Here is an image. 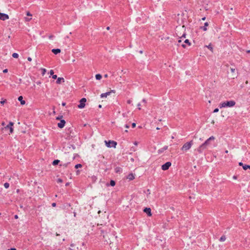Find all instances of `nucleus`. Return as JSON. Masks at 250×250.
<instances>
[{"label":"nucleus","instance_id":"nucleus-59","mask_svg":"<svg viewBox=\"0 0 250 250\" xmlns=\"http://www.w3.org/2000/svg\"><path fill=\"white\" fill-rule=\"evenodd\" d=\"M37 84H41V82H37Z\"/></svg>","mask_w":250,"mask_h":250},{"label":"nucleus","instance_id":"nucleus-36","mask_svg":"<svg viewBox=\"0 0 250 250\" xmlns=\"http://www.w3.org/2000/svg\"><path fill=\"white\" fill-rule=\"evenodd\" d=\"M57 76L56 75H53L52 76V78L54 79H57Z\"/></svg>","mask_w":250,"mask_h":250},{"label":"nucleus","instance_id":"nucleus-51","mask_svg":"<svg viewBox=\"0 0 250 250\" xmlns=\"http://www.w3.org/2000/svg\"><path fill=\"white\" fill-rule=\"evenodd\" d=\"M142 102H144V103H146V99H144L142 100Z\"/></svg>","mask_w":250,"mask_h":250},{"label":"nucleus","instance_id":"nucleus-31","mask_svg":"<svg viewBox=\"0 0 250 250\" xmlns=\"http://www.w3.org/2000/svg\"><path fill=\"white\" fill-rule=\"evenodd\" d=\"M218 111H219V109H218V108H215V109H214V110H213V112H214V113H217V112H218Z\"/></svg>","mask_w":250,"mask_h":250},{"label":"nucleus","instance_id":"nucleus-58","mask_svg":"<svg viewBox=\"0 0 250 250\" xmlns=\"http://www.w3.org/2000/svg\"><path fill=\"white\" fill-rule=\"evenodd\" d=\"M109 29H110V27H109V26H107V27H106V29H107V30H109Z\"/></svg>","mask_w":250,"mask_h":250},{"label":"nucleus","instance_id":"nucleus-34","mask_svg":"<svg viewBox=\"0 0 250 250\" xmlns=\"http://www.w3.org/2000/svg\"><path fill=\"white\" fill-rule=\"evenodd\" d=\"M6 101V100H3V101H1L0 102V104H3Z\"/></svg>","mask_w":250,"mask_h":250},{"label":"nucleus","instance_id":"nucleus-23","mask_svg":"<svg viewBox=\"0 0 250 250\" xmlns=\"http://www.w3.org/2000/svg\"><path fill=\"white\" fill-rule=\"evenodd\" d=\"M250 169V165H244V166H243V169L244 170H247L248 169Z\"/></svg>","mask_w":250,"mask_h":250},{"label":"nucleus","instance_id":"nucleus-40","mask_svg":"<svg viewBox=\"0 0 250 250\" xmlns=\"http://www.w3.org/2000/svg\"><path fill=\"white\" fill-rule=\"evenodd\" d=\"M26 15L28 16H31L32 14H31L29 12H27V13H26Z\"/></svg>","mask_w":250,"mask_h":250},{"label":"nucleus","instance_id":"nucleus-29","mask_svg":"<svg viewBox=\"0 0 250 250\" xmlns=\"http://www.w3.org/2000/svg\"><path fill=\"white\" fill-rule=\"evenodd\" d=\"M81 167H82V165L80 164H77L75 166V168H78Z\"/></svg>","mask_w":250,"mask_h":250},{"label":"nucleus","instance_id":"nucleus-3","mask_svg":"<svg viewBox=\"0 0 250 250\" xmlns=\"http://www.w3.org/2000/svg\"><path fill=\"white\" fill-rule=\"evenodd\" d=\"M105 143L106 146L108 147H113L115 148L116 147V146L117 145V142L115 141H105Z\"/></svg>","mask_w":250,"mask_h":250},{"label":"nucleus","instance_id":"nucleus-2","mask_svg":"<svg viewBox=\"0 0 250 250\" xmlns=\"http://www.w3.org/2000/svg\"><path fill=\"white\" fill-rule=\"evenodd\" d=\"M192 145H193L192 141L187 142L181 147V150L184 152L187 151L188 150L191 148Z\"/></svg>","mask_w":250,"mask_h":250},{"label":"nucleus","instance_id":"nucleus-37","mask_svg":"<svg viewBox=\"0 0 250 250\" xmlns=\"http://www.w3.org/2000/svg\"><path fill=\"white\" fill-rule=\"evenodd\" d=\"M69 163H65L63 165V166L64 167H67Z\"/></svg>","mask_w":250,"mask_h":250},{"label":"nucleus","instance_id":"nucleus-48","mask_svg":"<svg viewBox=\"0 0 250 250\" xmlns=\"http://www.w3.org/2000/svg\"><path fill=\"white\" fill-rule=\"evenodd\" d=\"M53 37H54L53 35H50L49 36V38L50 39H52L53 38Z\"/></svg>","mask_w":250,"mask_h":250},{"label":"nucleus","instance_id":"nucleus-24","mask_svg":"<svg viewBox=\"0 0 250 250\" xmlns=\"http://www.w3.org/2000/svg\"><path fill=\"white\" fill-rule=\"evenodd\" d=\"M41 71H42V76L44 75L46 72V70L45 68H42L41 69Z\"/></svg>","mask_w":250,"mask_h":250},{"label":"nucleus","instance_id":"nucleus-1","mask_svg":"<svg viewBox=\"0 0 250 250\" xmlns=\"http://www.w3.org/2000/svg\"><path fill=\"white\" fill-rule=\"evenodd\" d=\"M236 103L234 101H226L221 103L219 104L220 108L227 107H233L235 105Z\"/></svg>","mask_w":250,"mask_h":250},{"label":"nucleus","instance_id":"nucleus-43","mask_svg":"<svg viewBox=\"0 0 250 250\" xmlns=\"http://www.w3.org/2000/svg\"><path fill=\"white\" fill-rule=\"evenodd\" d=\"M239 165L240 166H242L243 167L244 165L242 162H240L239 163Z\"/></svg>","mask_w":250,"mask_h":250},{"label":"nucleus","instance_id":"nucleus-26","mask_svg":"<svg viewBox=\"0 0 250 250\" xmlns=\"http://www.w3.org/2000/svg\"><path fill=\"white\" fill-rule=\"evenodd\" d=\"M115 182L114 180H111L110 182V185L112 187H114L115 185Z\"/></svg>","mask_w":250,"mask_h":250},{"label":"nucleus","instance_id":"nucleus-52","mask_svg":"<svg viewBox=\"0 0 250 250\" xmlns=\"http://www.w3.org/2000/svg\"><path fill=\"white\" fill-rule=\"evenodd\" d=\"M65 104H66V103H64V102L62 103V106H65Z\"/></svg>","mask_w":250,"mask_h":250},{"label":"nucleus","instance_id":"nucleus-25","mask_svg":"<svg viewBox=\"0 0 250 250\" xmlns=\"http://www.w3.org/2000/svg\"><path fill=\"white\" fill-rule=\"evenodd\" d=\"M206 46L208 47L210 51L212 52L213 51V47H212L211 44H209L208 45H206Z\"/></svg>","mask_w":250,"mask_h":250},{"label":"nucleus","instance_id":"nucleus-19","mask_svg":"<svg viewBox=\"0 0 250 250\" xmlns=\"http://www.w3.org/2000/svg\"><path fill=\"white\" fill-rule=\"evenodd\" d=\"M122 171V169L120 167H116L115 168V171L116 173H120Z\"/></svg>","mask_w":250,"mask_h":250},{"label":"nucleus","instance_id":"nucleus-16","mask_svg":"<svg viewBox=\"0 0 250 250\" xmlns=\"http://www.w3.org/2000/svg\"><path fill=\"white\" fill-rule=\"evenodd\" d=\"M168 148V146H164L163 147H162V148L158 150V152L159 153H162L165 150H166Z\"/></svg>","mask_w":250,"mask_h":250},{"label":"nucleus","instance_id":"nucleus-35","mask_svg":"<svg viewBox=\"0 0 250 250\" xmlns=\"http://www.w3.org/2000/svg\"><path fill=\"white\" fill-rule=\"evenodd\" d=\"M131 103H132V101L131 100H128L127 101V103L128 104H131Z\"/></svg>","mask_w":250,"mask_h":250},{"label":"nucleus","instance_id":"nucleus-18","mask_svg":"<svg viewBox=\"0 0 250 250\" xmlns=\"http://www.w3.org/2000/svg\"><path fill=\"white\" fill-rule=\"evenodd\" d=\"M208 22H206L204 23V26L203 27H201V28L205 31L207 30V26H208Z\"/></svg>","mask_w":250,"mask_h":250},{"label":"nucleus","instance_id":"nucleus-57","mask_svg":"<svg viewBox=\"0 0 250 250\" xmlns=\"http://www.w3.org/2000/svg\"><path fill=\"white\" fill-rule=\"evenodd\" d=\"M205 19H206V17H203L202 18V20H203V21H205Z\"/></svg>","mask_w":250,"mask_h":250},{"label":"nucleus","instance_id":"nucleus-28","mask_svg":"<svg viewBox=\"0 0 250 250\" xmlns=\"http://www.w3.org/2000/svg\"><path fill=\"white\" fill-rule=\"evenodd\" d=\"M184 43L187 44L188 46L190 45V42L188 39H186L184 41Z\"/></svg>","mask_w":250,"mask_h":250},{"label":"nucleus","instance_id":"nucleus-64","mask_svg":"<svg viewBox=\"0 0 250 250\" xmlns=\"http://www.w3.org/2000/svg\"><path fill=\"white\" fill-rule=\"evenodd\" d=\"M68 185H69V183H66V185H65L66 186H67Z\"/></svg>","mask_w":250,"mask_h":250},{"label":"nucleus","instance_id":"nucleus-13","mask_svg":"<svg viewBox=\"0 0 250 250\" xmlns=\"http://www.w3.org/2000/svg\"><path fill=\"white\" fill-rule=\"evenodd\" d=\"M18 100L21 102V105H23L25 104V101L23 100V97L21 96H20L18 97Z\"/></svg>","mask_w":250,"mask_h":250},{"label":"nucleus","instance_id":"nucleus-30","mask_svg":"<svg viewBox=\"0 0 250 250\" xmlns=\"http://www.w3.org/2000/svg\"><path fill=\"white\" fill-rule=\"evenodd\" d=\"M4 187L5 188H8L9 187V184L8 183H5L4 184Z\"/></svg>","mask_w":250,"mask_h":250},{"label":"nucleus","instance_id":"nucleus-21","mask_svg":"<svg viewBox=\"0 0 250 250\" xmlns=\"http://www.w3.org/2000/svg\"><path fill=\"white\" fill-rule=\"evenodd\" d=\"M59 162H60V160H55L54 161H53V162L52 163V165L54 166L57 165L59 163Z\"/></svg>","mask_w":250,"mask_h":250},{"label":"nucleus","instance_id":"nucleus-46","mask_svg":"<svg viewBox=\"0 0 250 250\" xmlns=\"http://www.w3.org/2000/svg\"><path fill=\"white\" fill-rule=\"evenodd\" d=\"M27 60H28V61L31 62V61H32V58H31V57H28V58H27Z\"/></svg>","mask_w":250,"mask_h":250},{"label":"nucleus","instance_id":"nucleus-44","mask_svg":"<svg viewBox=\"0 0 250 250\" xmlns=\"http://www.w3.org/2000/svg\"><path fill=\"white\" fill-rule=\"evenodd\" d=\"M52 207H55L56 206V204L55 203H53L52 204Z\"/></svg>","mask_w":250,"mask_h":250},{"label":"nucleus","instance_id":"nucleus-15","mask_svg":"<svg viewBox=\"0 0 250 250\" xmlns=\"http://www.w3.org/2000/svg\"><path fill=\"white\" fill-rule=\"evenodd\" d=\"M52 52L55 55L58 54V53L61 52V49L59 48L57 49H53L52 50Z\"/></svg>","mask_w":250,"mask_h":250},{"label":"nucleus","instance_id":"nucleus-54","mask_svg":"<svg viewBox=\"0 0 250 250\" xmlns=\"http://www.w3.org/2000/svg\"><path fill=\"white\" fill-rule=\"evenodd\" d=\"M104 78H107V77H108V75H107V74H105V75H104Z\"/></svg>","mask_w":250,"mask_h":250},{"label":"nucleus","instance_id":"nucleus-22","mask_svg":"<svg viewBox=\"0 0 250 250\" xmlns=\"http://www.w3.org/2000/svg\"><path fill=\"white\" fill-rule=\"evenodd\" d=\"M226 239V237L225 236V235H222L220 238V241H221V242H223V241H225Z\"/></svg>","mask_w":250,"mask_h":250},{"label":"nucleus","instance_id":"nucleus-55","mask_svg":"<svg viewBox=\"0 0 250 250\" xmlns=\"http://www.w3.org/2000/svg\"><path fill=\"white\" fill-rule=\"evenodd\" d=\"M134 144L135 145L137 146V145H138V142H135L134 143Z\"/></svg>","mask_w":250,"mask_h":250},{"label":"nucleus","instance_id":"nucleus-27","mask_svg":"<svg viewBox=\"0 0 250 250\" xmlns=\"http://www.w3.org/2000/svg\"><path fill=\"white\" fill-rule=\"evenodd\" d=\"M12 57L14 58H18L19 57V55L16 53H14L12 54Z\"/></svg>","mask_w":250,"mask_h":250},{"label":"nucleus","instance_id":"nucleus-10","mask_svg":"<svg viewBox=\"0 0 250 250\" xmlns=\"http://www.w3.org/2000/svg\"><path fill=\"white\" fill-rule=\"evenodd\" d=\"M65 124V121L64 120H61L60 122L58 124V126L60 128H62L64 127Z\"/></svg>","mask_w":250,"mask_h":250},{"label":"nucleus","instance_id":"nucleus-56","mask_svg":"<svg viewBox=\"0 0 250 250\" xmlns=\"http://www.w3.org/2000/svg\"><path fill=\"white\" fill-rule=\"evenodd\" d=\"M233 178L234 179H237V176H233Z\"/></svg>","mask_w":250,"mask_h":250},{"label":"nucleus","instance_id":"nucleus-39","mask_svg":"<svg viewBox=\"0 0 250 250\" xmlns=\"http://www.w3.org/2000/svg\"><path fill=\"white\" fill-rule=\"evenodd\" d=\"M136 126V124L135 123H133L132 124V127L133 128H134Z\"/></svg>","mask_w":250,"mask_h":250},{"label":"nucleus","instance_id":"nucleus-62","mask_svg":"<svg viewBox=\"0 0 250 250\" xmlns=\"http://www.w3.org/2000/svg\"><path fill=\"white\" fill-rule=\"evenodd\" d=\"M67 139H70V135L69 136H68L67 137H66Z\"/></svg>","mask_w":250,"mask_h":250},{"label":"nucleus","instance_id":"nucleus-63","mask_svg":"<svg viewBox=\"0 0 250 250\" xmlns=\"http://www.w3.org/2000/svg\"><path fill=\"white\" fill-rule=\"evenodd\" d=\"M2 125H5V124H4V122L2 123Z\"/></svg>","mask_w":250,"mask_h":250},{"label":"nucleus","instance_id":"nucleus-11","mask_svg":"<svg viewBox=\"0 0 250 250\" xmlns=\"http://www.w3.org/2000/svg\"><path fill=\"white\" fill-rule=\"evenodd\" d=\"M144 212L146 213L148 216H151V209L149 208H146L144 209Z\"/></svg>","mask_w":250,"mask_h":250},{"label":"nucleus","instance_id":"nucleus-14","mask_svg":"<svg viewBox=\"0 0 250 250\" xmlns=\"http://www.w3.org/2000/svg\"><path fill=\"white\" fill-rule=\"evenodd\" d=\"M135 177L133 173H130L127 176V179H129V180H132Z\"/></svg>","mask_w":250,"mask_h":250},{"label":"nucleus","instance_id":"nucleus-12","mask_svg":"<svg viewBox=\"0 0 250 250\" xmlns=\"http://www.w3.org/2000/svg\"><path fill=\"white\" fill-rule=\"evenodd\" d=\"M206 148L202 144L197 148V151L201 153L202 152L203 150L205 149H206Z\"/></svg>","mask_w":250,"mask_h":250},{"label":"nucleus","instance_id":"nucleus-7","mask_svg":"<svg viewBox=\"0 0 250 250\" xmlns=\"http://www.w3.org/2000/svg\"><path fill=\"white\" fill-rule=\"evenodd\" d=\"M14 123L12 122H10L8 125H7L5 127V129H9L10 133H12L13 132V128L12 126L13 125Z\"/></svg>","mask_w":250,"mask_h":250},{"label":"nucleus","instance_id":"nucleus-33","mask_svg":"<svg viewBox=\"0 0 250 250\" xmlns=\"http://www.w3.org/2000/svg\"><path fill=\"white\" fill-rule=\"evenodd\" d=\"M50 74L51 75H54V71L53 70H51L50 71Z\"/></svg>","mask_w":250,"mask_h":250},{"label":"nucleus","instance_id":"nucleus-61","mask_svg":"<svg viewBox=\"0 0 250 250\" xmlns=\"http://www.w3.org/2000/svg\"><path fill=\"white\" fill-rule=\"evenodd\" d=\"M181 42H182L181 40H179L178 41V42H179V43Z\"/></svg>","mask_w":250,"mask_h":250},{"label":"nucleus","instance_id":"nucleus-6","mask_svg":"<svg viewBox=\"0 0 250 250\" xmlns=\"http://www.w3.org/2000/svg\"><path fill=\"white\" fill-rule=\"evenodd\" d=\"M171 162H167L162 166V169L163 170H167L169 168V167L171 166Z\"/></svg>","mask_w":250,"mask_h":250},{"label":"nucleus","instance_id":"nucleus-9","mask_svg":"<svg viewBox=\"0 0 250 250\" xmlns=\"http://www.w3.org/2000/svg\"><path fill=\"white\" fill-rule=\"evenodd\" d=\"M111 93H115V90H110L109 92H107L104 93H102L101 95V98L106 97L108 95H110Z\"/></svg>","mask_w":250,"mask_h":250},{"label":"nucleus","instance_id":"nucleus-38","mask_svg":"<svg viewBox=\"0 0 250 250\" xmlns=\"http://www.w3.org/2000/svg\"><path fill=\"white\" fill-rule=\"evenodd\" d=\"M186 33H184V34L182 35V37H181V38H186Z\"/></svg>","mask_w":250,"mask_h":250},{"label":"nucleus","instance_id":"nucleus-20","mask_svg":"<svg viewBox=\"0 0 250 250\" xmlns=\"http://www.w3.org/2000/svg\"><path fill=\"white\" fill-rule=\"evenodd\" d=\"M96 79L97 80H100L102 79V75L100 74H96L95 76Z\"/></svg>","mask_w":250,"mask_h":250},{"label":"nucleus","instance_id":"nucleus-42","mask_svg":"<svg viewBox=\"0 0 250 250\" xmlns=\"http://www.w3.org/2000/svg\"><path fill=\"white\" fill-rule=\"evenodd\" d=\"M230 70H231V72L233 73L235 71V69L233 68H231Z\"/></svg>","mask_w":250,"mask_h":250},{"label":"nucleus","instance_id":"nucleus-47","mask_svg":"<svg viewBox=\"0 0 250 250\" xmlns=\"http://www.w3.org/2000/svg\"><path fill=\"white\" fill-rule=\"evenodd\" d=\"M182 46L183 47V48H186V45L185 44H182Z\"/></svg>","mask_w":250,"mask_h":250},{"label":"nucleus","instance_id":"nucleus-5","mask_svg":"<svg viewBox=\"0 0 250 250\" xmlns=\"http://www.w3.org/2000/svg\"><path fill=\"white\" fill-rule=\"evenodd\" d=\"M86 102V99L85 98H83L81 99L80 101V104L78 105L79 108H83L85 105V103Z\"/></svg>","mask_w":250,"mask_h":250},{"label":"nucleus","instance_id":"nucleus-17","mask_svg":"<svg viewBox=\"0 0 250 250\" xmlns=\"http://www.w3.org/2000/svg\"><path fill=\"white\" fill-rule=\"evenodd\" d=\"M62 81L63 82H64V79L63 78H58L57 80V81H56V83L57 84H60L62 82Z\"/></svg>","mask_w":250,"mask_h":250},{"label":"nucleus","instance_id":"nucleus-45","mask_svg":"<svg viewBox=\"0 0 250 250\" xmlns=\"http://www.w3.org/2000/svg\"><path fill=\"white\" fill-rule=\"evenodd\" d=\"M137 106H138V109H139V110H140V109H141V108H140V106H141V104H140V103H139V104H138Z\"/></svg>","mask_w":250,"mask_h":250},{"label":"nucleus","instance_id":"nucleus-49","mask_svg":"<svg viewBox=\"0 0 250 250\" xmlns=\"http://www.w3.org/2000/svg\"><path fill=\"white\" fill-rule=\"evenodd\" d=\"M129 127V126L128 125H125V127L126 128H128Z\"/></svg>","mask_w":250,"mask_h":250},{"label":"nucleus","instance_id":"nucleus-32","mask_svg":"<svg viewBox=\"0 0 250 250\" xmlns=\"http://www.w3.org/2000/svg\"><path fill=\"white\" fill-rule=\"evenodd\" d=\"M57 182L58 183H62V180L59 178L57 180Z\"/></svg>","mask_w":250,"mask_h":250},{"label":"nucleus","instance_id":"nucleus-41","mask_svg":"<svg viewBox=\"0 0 250 250\" xmlns=\"http://www.w3.org/2000/svg\"><path fill=\"white\" fill-rule=\"evenodd\" d=\"M8 72V69H5L3 70V72L5 73H7Z\"/></svg>","mask_w":250,"mask_h":250},{"label":"nucleus","instance_id":"nucleus-60","mask_svg":"<svg viewBox=\"0 0 250 250\" xmlns=\"http://www.w3.org/2000/svg\"><path fill=\"white\" fill-rule=\"evenodd\" d=\"M98 107L99 108H101L102 107V105H101V104L99 105Z\"/></svg>","mask_w":250,"mask_h":250},{"label":"nucleus","instance_id":"nucleus-4","mask_svg":"<svg viewBox=\"0 0 250 250\" xmlns=\"http://www.w3.org/2000/svg\"><path fill=\"white\" fill-rule=\"evenodd\" d=\"M215 139V138L212 136L210 137L202 145L205 146L206 148L210 144V142L211 141H213Z\"/></svg>","mask_w":250,"mask_h":250},{"label":"nucleus","instance_id":"nucleus-50","mask_svg":"<svg viewBox=\"0 0 250 250\" xmlns=\"http://www.w3.org/2000/svg\"><path fill=\"white\" fill-rule=\"evenodd\" d=\"M8 250H17L15 248H11L10 249H8Z\"/></svg>","mask_w":250,"mask_h":250},{"label":"nucleus","instance_id":"nucleus-53","mask_svg":"<svg viewBox=\"0 0 250 250\" xmlns=\"http://www.w3.org/2000/svg\"><path fill=\"white\" fill-rule=\"evenodd\" d=\"M14 218L15 219H17V218H18V216L17 215H15V216H14Z\"/></svg>","mask_w":250,"mask_h":250},{"label":"nucleus","instance_id":"nucleus-8","mask_svg":"<svg viewBox=\"0 0 250 250\" xmlns=\"http://www.w3.org/2000/svg\"><path fill=\"white\" fill-rule=\"evenodd\" d=\"M9 19V16L4 13H0V19L2 21H5Z\"/></svg>","mask_w":250,"mask_h":250}]
</instances>
